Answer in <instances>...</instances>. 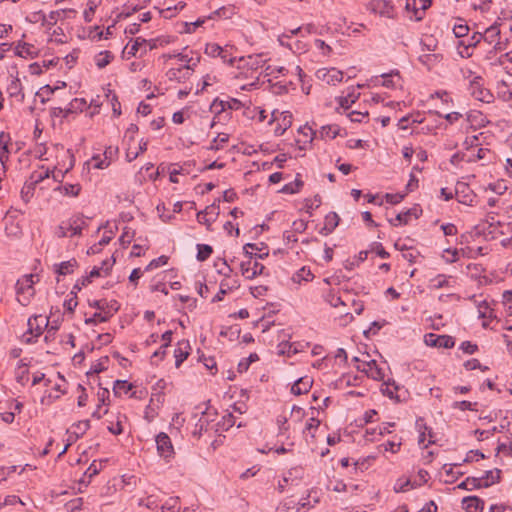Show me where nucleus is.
Returning a JSON list of instances; mask_svg holds the SVG:
<instances>
[{"label": "nucleus", "instance_id": "nucleus-1", "mask_svg": "<svg viewBox=\"0 0 512 512\" xmlns=\"http://www.w3.org/2000/svg\"><path fill=\"white\" fill-rule=\"evenodd\" d=\"M265 60L262 55H249L247 57H241L238 60L237 68L239 70L251 71V77L253 82L249 84L250 87H256L258 83V77L254 74L263 67ZM243 90H248V85L242 86Z\"/></svg>", "mask_w": 512, "mask_h": 512}, {"label": "nucleus", "instance_id": "nucleus-2", "mask_svg": "<svg viewBox=\"0 0 512 512\" xmlns=\"http://www.w3.org/2000/svg\"><path fill=\"white\" fill-rule=\"evenodd\" d=\"M86 226V220L83 217L77 216L71 218L68 222L62 223L56 231L58 237H72L80 235L82 229Z\"/></svg>", "mask_w": 512, "mask_h": 512}, {"label": "nucleus", "instance_id": "nucleus-3", "mask_svg": "<svg viewBox=\"0 0 512 512\" xmlns=\"http://www.w3.org/2000/svg\"><path fill=\"white\" fill-rule=\"evenodd\" d=\"M155 441L159 456L169 462L175 454L170 437L166 433L161 432L156 436Z\"/></svg>", "mask_w": 512, "mask_h": 512}, {"label": "nucleus", "instance_id": "nucleus-4", "mask_svg": "<svg viewBox=\"0 0 512 512\" xmlns=\"http://www.w3.org/2000/svg\"><path fill=\"white\" fill-rule=\"evenodd\" d=\"M368 8L371 12L378 14L382 17L393 19L396 17V10L394 5L389 0H372Z\"/></svg>", "mask_w": 512, "mask_h": 512}, {"label": "nucleus", "instance_id": "nucleus-5", "mask_svg": "<svg viewBox=\"0 0 512 512\" xmlns=\"http://www.w3.org/2000/svg\"><path fill=\"white\" fill-rule=\"evenodd\" d=\"M315 76L328 85H335L342 81L343 72L336 68H321L316 71Z\"/></svg>", "mask_w": 512, "mask_h": 512}, {"label": "nucleus", "instance_id": "nucleus-6", "mask_svg": "<svg viewBox=\"0 0 512 512\" xmlns=\"http://www.w3.org/2000/svg\"><path fill=\"white\" fill-rule=\"evenodd\" d=\"M76 13L77 12L74 9H60L51 11L48 15L42 14L41 22L44 26L52 27L56 25L59 20L69 18L71 15H76Z\"/></svg>", "mask_w": 512, "mask_h": 512}, {"label": "nucleus", "instance_id": "nucleus-7", "mask_svg": "<svg viewBox=\"0 0 512 512\" xmlns=\"http://www.w3.org/2000/svg\"><path fill=\"white\" fill-rule=\"evenodd\" d=\"M424 341L428 346L439 348H452L455 344L451 336L436 335L434 333L426 334Z\"/></svg>", "mask_w": 512, "mask_h": 512}, {"label": "nucleus", "instance_id": "nucleus-8", "mask_svg": "<svg viewBox=\"0 0 512 512\" xmlns=\"http://www.w3.org/2000/svg\"><path fill=\"white\" fill-rule=\"evenodd\" d=\"M357 370L364 372L368 377L380 381L384 378L382 368L377 365L376 360L362 361V365L357 366Z\"/></svg>", "mask_w": 512, "mask_h": 512}, {"label": "nucleus", "instance_id": "nucleus-9", "mask_svg": "<svg viewBox=\"0 0 512 512\" xmlns=\"http://www.w3.org/2000/svg\"><path fill=\"white\" fill-rule=\"evenodd\" d=\"M219 215V205L213 203L207 206L203 211L197 213V220L201 224H205L207 228H210L212 222L216 220Z\"/></svg>", "mask_w": 512, "mask_h": 512}, {"label": "nucleus", "instance_id": "nucleus-10", "mask_svg": "<svg viewBox=\"0 0 512 512\" xmlns=\"http://www.w3.org/2000/svg\"><path fill=\"white\" fill-rule=\"evenodd\" d=\"M455 197L459 203L471 205L475 195L466 183L458 182L455 186Z\"/></svg>", "mask_w": 512, "mask_h": 512}, {"label": "nucleus", "instance_id": "nucleus-11", "mask_svg": "<svg viewBox=\"0 0 512 512\" xmlns=\"http://www.w3.org/2000/svg\"><path fill=\"white\" fill-rule=\"evenodd\" d=\"M471 94L480 101L489 102L491 94L489 91L482 87V78L476 76L470 82Z\"/></svg>", "mask_w": 512, "mask_h": 512}, {"label": "nucleus", "instance_id": "nucleus-12", "mask_svg": "<svg viewBox=\"0 0 512 512\" xmlns=\"http://www.w3.org/2000/svg\"><path fill=\"white\" fill-rule=\"evenodd\" d=\"M199 62V58L196 59L195 63L193 64H186L183 67L180 68H172L168 70L167 76L169 80H176V81H183L187 79L190 76V71L194 70V67Z\"/></svg>", "mask_w": 512, "mask_h": 512}, {"label": "nucleus", "instance_id": "nucleus-13", "mask_svg": "<svg viewBox=\"0 0 512 512\" xmlns=\"http://www.w3.org/2000/svg\"><path fill=\"white\" fill-rule=\"evenodd\" d=\"M264 269L263 264L251 259L241 263V272L247 279H253L257 275H261Z\"/></svg>", "mask_w": 512, "mask_h": 512}, {"label": "nucleus", "instance_id": "nucleus-14", "mask_svg": "<svg viewBox=\"0 0 512 512\" xmlns=\"http://www.w3.org/2000/svg\"><path fill=\"white\" fill-rule=\"evenodd\" d=\"M48 324L49 320L47 317L42 315L34 316L28 320V331L38 337L43 333Z\"/></svg>", "mask_w": 512, "mask_h": 512}, {"label": "nucleus", "instance_id": "nucleus-15", "mask_svg": "<svg viewBox=\"0 0 512 512\" xmlns=\"http://www.w3.org/2000/svg\"><path fill=\"white\" fill-rule=\"evenodd\" d=\"M462 503L466 512H482L484 509V501L477 496L465 497Z\"/></svg>", "mask_w": 512, "mask_h": 512}, {"label": "nucleus", "instance_id": "nucleus-16", "mask_svg": "<svg viewBox=\"0 0 512 512\" xmlns=\"http://www.w3.org/2000/svg\"><path fill=\"white\" fill-rule=\"evenodd\" d=\"M313 384L312 378L305 376L301 377L298 380L294 382V384L291 387V392L294 395H301L307 393Z\"/></svg>", "mask_w": 512, "mask_h": 512}, {"label": "nucleus", "instance_id": "nucleus-17", "mask_svg": "<svg viewBox=\"0 0 512 512\" xmlns=\"http://www.w3.org/2000/svg\"><path fill=\"white\" fill-rule=\"evenodd\" d=\"M418 60L428 70H431L442 60V55L438 53L421 52Z\"/></svg>", "mask_w": 512, "mask_h": 512}, {"label": "nucleus", "instance_id": "nucleus-18", "mask_svg": "<svg viewBox=\"0 0 512 512\" xmlns=\"http://www.w3.org/2000/svg\"><path fill=\"white\" fill-rule=\"evenodd\" d=\"M340 218L337 213L330 212L325 216L324 226L321 228L322 235H329L339 225Z\"/></svg>", "mask_w": 512, "mask_h": 512}, {"label": "nucleus", "instance_id": "nucleus-19", "mask_svg": "<svg viewBox=\"0 0 512 512\" xmlns=\"http://www.w3.org/2000/svg\"><path fill=\"white\" fill-rule=\"evenodd\" d=\"M15 54L23 58H34L37 52L34 45L26 42H18L15 47Z\"/></svg>", "mask_w": 512, "mask_h": 512}, {"label": "nucleus", "instance_id": "nucleus-20", "mask_svg": "<svg viewBox=\"0 0 512 512\" xmlns=\"http://www.w3.org/2000/svg\"><path fill=\"white\" fill-rule=\"evenodd\" d=\"M34 277L33 274L24 275L21 279H19L16 283V292L17 293H24V291L27 293L29 290L34 291L33 284H34Z\"/></svg>", "mask_w": 512, "mask_h": 512}, {"label": "nucleus", "instance_id": "nucleus-21", "mask_svg": "<svg viewBox=\"0 0 512 512\" xmlns=\"http://www.w3.org/2000/svg\"><path fill=\"white\" fill-rule=\"evenodd\" d=\"M86 100L83 98H75L70 103L69 106L65 109L59 108L60 112L64 113V116H67L70 113L82 112L86 107Z\"/></svg>", "mask_w": 512, "mask_h": 512}, {"label": "nucleus", "instance_id": "nucleus-22", "mask_svg": "<svg viewBox=\"0 0 512 512\" xmlns=\"http://www.w3.org/2000/svg\"><path fill=\"white\" fill-rule=\"evenodd\" d=\"M50 171L49 169L42 168L39 171H34L30 176V182L27 185L29 189H34L35 185L43 181L44 179L49 178Z\"/></svg>", "mask_w": 512, "mask_h": 512}, {"label": "nucleus", "instance_id": "nucleus-23", "mask_svg": "<svg viewBox=\"0 0 512 512\" xmlns=\"http://www.w3.org/2000/svg\"><path fill=\"white\" fill-rule=\"evenodd\" d=\"M28 374V366L26 363L23 362V360H21L15 371V377L17 382L20 383L21 385H25L29 380Z\"/></svg>", "mask_w": 512, "mask_h": 512}, {"label": "nucleus", "instance_id": "nucleus-24", "mask_svg": "<svg viewBox=\"0 0 512 512\" xmlns=\"http://www.w3.org/2000/svg\"><path fill=\"white\" fill-rule=\"evenodd\" d=\"M451 277H447L445 275H437L436 277L430 279L429 288L430 289H440L444 287H451L450 285Z\"/></svg>", "mask_w": 512, "mask_h": 512}, {"label": "nucleus", "instance_id": "nucleus-25", "mask_svg": "<svg viewBox=\"0 0 512 512\" xmlns=\"http://www.w3.org/2000/svg\"><path fill=\"white\" fill-rule=\"evenodd\" d=\"M10 137L8 134L0 133V162L4 164L8 160V144Z\"/></svg>", "mask_w": 512, "mask_h": 512}, {"label": "nucleus", "instance_id": "nucleus-26", "mask_svg": "<svg viewBox=\"0 0 512 512\" xmlns=\"http://www.w3.org/2000/svg\"><path fill=\"white\" fill-rule=\"evenodd\" d=\"M381 77L383 78L382 86L387 88H395L397 85H399L401 78L398 71H392L389 74H383Z\"/></svg>", "mask_w": 512, "mask_h": 512}, {"label": "nucleus", "instance_id": "nucleus-27", "mask_svg": "<svg viewBox=\"0 0 512 512\" xmlns=\"http://www.w3.org/2000/svg\"><path fill=\"white\" fill-rule=\"evenodd\" d=\"M499 35V27L492 25L485 30L484 34H479V38H483L487 43L493 44Z\"/></svg>", "mask_w": 512, "mask_h": 512}, {"label": "nucleus", "instance_id": "nucleus-28", "mask_svg": "<svg viewBox=\"0 0 512 512\" xmlns=\"http://www.w3.org/2000/svg\"><path fill=\"white\" fill-rule=\"evenodd\" d=\"M314 278L311 270L306 267L299 269L292 277V281L295 283H301L302 281H311Z\"/></svg>", "mask_w": 512, "mask_h": 512}, {"label": "nucleus", "instance_id": "nucleus-29", "mask_svg": "<svg viewBox=\"0 0 512 512\" xmlns=\"http://www.w3.org/2000/svg\"><path fill=\"white\" fill-rule=\"evenodd\" d=\"M77 266V262L75 259H71L65 262L56 265V272L59 275H68L74 271V268Z\"/></svg>", "mask_w": 512, "mask_h": 512}, {"label": "nucleus", "instance_id": "nucleus-30", "mask_svg": "<svg viewBox=\"0 0 512 512\" xmlns=\"http://www.w3.org/2000/svg\"><path fill=\"white\" fill-rule=\"evenodd\" d=\"M188 346L187 343H179V346L174 351L175 365L179 367L181 363L187 359L189 353L185 350Z\"/></svg>", "mask_w": 512, "mask_h": 512}, {"label": "nucleus", "instance_id": "nucleus-31", "mask_svg": "<svg viewBox=\"0 0 512 512\" xmlns=\"http://www.w3.org/2000/svg\"><path fill=\"white\" fill-rule=\"evenodd\" d=\"M482 487H489L490 485L496 483L500 479V470L495 471H487L485 472V475L482 476Z\"/></svg>", "mask_w": 512, "mask_h": 512}, {"label": "nucleus", "instance_id": "nucleus-32", "mask_svg": "<svg viewBox=\"0 0 512 512\" xmlns=\"http://www.w3.org/2000/svg\"><path fill=\"white\" fill-rule=\"evenodd\" d=\"M482 481L483 478L478 477H468L465 481H463L461 484H459V488L467 489V490H473L476 488L482 487Z\"/></svg>", "mask_w": 512, "mask_h": 512}, {"label": "nucleus", "instance_id": "nucleus-33", "mask_svg": "<svg viewBox=\"0 0 512 512\" xmlns=\"http://www.w3.org/2000/svg\"><path fill=\"white\" fill-rule=\"evenodd\" d=\"M181 506L178 497H170L163 505L162 512H180Z\"/></svg>", "mask_w": 512, "mask_h": 512}, {"label": "nucleus", "instance_id": "nucleus-34", "mask_svg": "<svg viewBox=\"0 0 512 512\" xmlns=\"http://www.w3.org/2000/svg\"><path fill=\"white\" fill-rule=\"evenodd\" d=\"M229 135L225 133L218 134L211 142L209 149L210 150H220L224 147V145L228 142Z\"/></svg>", "mask_w": 512, "mask_h": 512}, {"label": "nucleus", "instance_id": "nucleus-35", "mask_svg": "<svg viewBox=\"0 0 512 512\" xmlns=\"http://www.w3.org/2000/svg\"><path fill=\"white\" fill-rule=\"evenodd\" d=\"M339 133V127L336 125L322 126L320 135L322 138L334 139Z\"/></svg>", "mask_w": 512, "mask_h": 512}, {"label": "nucleus", "instance_id": "nucleus-36", "mask_svg": "<svg viewBox=\"0 0 512 512\" xmlns=\"http://www.w3.org/2000/svg\"><path fill=\"white\" fill-rule=\"evenodd\" d=\"M359 93H355L354 91L349 93L348 95L346 96H343V97H339V105L344 108V109H348L350 108V106L356 102V100L358 99L359 97Z\"/></svg>", "mask_w": 512, "mask_h": 512}, {"label": "nucleus", "instance_id": "nucleus-37", "mask_svg": "<svg viewBox=\"0 0 512 512\" xmlns=\"http://www.w3.org/2000/svg\"><path fill=\"white\" fill-rule=\"evenodd\" d=\"M132 389V385L125 380H117L114 383V393L116 395L127 394Z\"/></svg>", "mask_w": 512, "mask_h": 512}, {"label": "nucleus", "instance_id": "nucleus-38", "mask_svg": "<svg viewBox=\"0 0 512 512\" xmlns=\"http://www.w3.org/2000/svg\"><path fill=\"white\" fill-rule=\"evenodd\" d=\"M197 259L199 261H205L207 260L210 255L212 254L213 252V249L210 245H207V244H198L197 245Z\"/></svg>", "mask_w": 512, "mask_h": 512}, {"label": "nucleus", "instance_id": "nucleus-39", "mask_svg": "<svg viewBox=\"0 0 512 512\" xmlns=\"http://www.w3.org/2000/svg\"><path fill=\"white\" fill-rule=\"evenodd\" d=\"M398 390V386L395 385L394 382L390 383V382H384L382 384V388H381V391L384 395L388 396L389 398L391 399H397V395H396V392Z\"/></svg>", "mask_w": 512, "mask_h": 512}, {"label": "nucleus", "instance_id": "nucleus-40", "mask_svg": "<svg viewBox=\"0 0 512 512\" xmlns=\"http://www.w3.org/2000/svg\"><path fill=\"white\" fill-rule=\"evenodd\" d=\"M112 58H113V56L109 51L100 52L96 56V65L99 68H104L105 66H107L110 63Z\"/></svg>", "mask_w": 512, "mask_h": 512}, {"label": "nucleus", "instance_id": "nucleus-41", "mask_svg": "<svg viewBox=\"0 0 512 512\" xmlns=\"http://www.w3.org/2000/svg\"><path fill=\"white\" fill-rule=\"evenodd\" d=\"M405 9L407 11L413 12V18L416 21H420L423 18V13H420V10L416 8V0H406Z\"/></svg>", "mask_w": 512, "mask_h": 512}, {"label": "nucleus", "instance_id": "nucleus-42", "mask_svg": "<svg viewBox=\"0 0 512 512\" xmlns=\"http://www.w3.org/2000/svg\"><path fill=\"white\" fill-rule=\"evenodd\" d=\"M437 44L431 36H427L421 42V52H433L436 50Z\"/></svg>", "mask_w": 512, "mask_h": 512}, {"label": "nucleus", "instance_id": "nucleus-43", "mask_svg": "<svg viewBox=\"0 0 512 512\" xmlns=\"http://www.w3.org/2000/svg\"><path fill=\"white\" fill-rule=\"evenodd\" d=\"M112 316V313L110 311L102 313H95L91 318H88L85 320L86 324H95L96 322H106L110 317Z\"/></svg>", "mask_w": 512, "mask_h": 512}, {"label": "nucleus", "instance_id": "nucleus-44", "mask_svg": "<svg viewBox=\"0 0 512 512\" xmlns=\"http://www.w3.org/2000/svg\"><path fill=\"white\" fill-rule=\"evenodd\" d=\"M319 425H320V421L314 417H311L305 425V432H307L308 434H310V436L312 438H314L315 431L317 430Z\"/></svg>", "mask_w": 512, "mask_h": 512}, {"label": "nucleus", "instance_id": "nucleus-45", "mask_svg": "<svg viewBox=\"0 0 512 512\" xmlns=\"http://www.w3.org/2000/svg\"><path fill=\"white\" fill-rule=\"evenodd\" d=\"M205 53L211 57H218L223 53V49L218 44L211 43L206 45Z\"/></svg>", "mask_w": 512, "mask_h": 512}, {"label": "nucleus", "instance_id": "nucleus-46", "mask_svg": "<svg viewBox=\"0 0 512 512\" xmlns=\"http://www.w3.org/2000/svg\"><path fill=\"white\" fill-rule=\"evenodd\" d=\"M303 185L302 181L300 180H296L295 182H291V183H288L286 184L283 188H282V192L284 193H288V194H293V193H296L299 191V188Z\"/></svg>", "mask_w": 512, "mask_h": 512}, {"label": "nucleus", "instance_id": "nucleus-47", "mask_svg": "<svg viewBox=\"0 0 512 512\" xmlns=\"http://www.w3.org/2000/svg\"><path fill=\"white\" fill-rule=\"evenodd\" d=\"M412 214V210H408L406 212L399 213L394 220H390L392 225L397 224H407L408 218Z\"/></svg>", "mask_w": 512, "mask_h": 512}, {"label": "nucleus", "instance_id": "nucleus-48", "mask_svg": "<svg viewBox=\"0 0 512 512\" xmlns=\"http://www.w3.org/2000/svg\"><path fill=\"white\" fill-rule=\"evenodd\" d=\"M326 301L332 306V307H338L340 305H344V302L341 300L339 296L334 294L332 291H330L326 297Z\"/></svg>", "mask_w": 512, "mask_h": 512}, {"label": "nucleus", "instance_id": "nucleus-49", "mask_svg": "<svg viewBox=\"0 0 512 512\" xmlns=\"http://www.w3.org/2000/svg\"><path fill=\"white\" fill-rule=\"evenodd\" d=\"M409 487H413L411 484V481L409 479L406 480H398L396 484L394 485V491L396 493L405 492L408 490Z\"/></svg>", "mask_w": 512, "mask_h": 512}, {"label": "nucleus", "instance_id": "nucleus-50", "mask_svg": "<svg viewBox=\"0 0 512 512\" xmlns=\"http://www.w3.org/2000/svg\"><path fill=\"white\" fill-rule=\"evenodd\" d=\"M97 7V4L95 3L94 0H89L88 1V9H86L84 11V19L86 22H91L92 21V16L95 12V8Z\"/></svg>", "mask_w": 512, "mask_h": 512}, {"label": "nucleus", "instance_id": "nucleus-51", "mask_svg": "<svg viewBox=\"0 0 512 512\" xmlns=\"http://www.w3.org/2000/svg\"><path fill=\"white\" fill-rule=\"evenodd\" d=\"M147 41L143 38H136L133 42V44L131 45V47L129 48V50L127 51V54L128 55H131V56H135L136 53L138 52L139 50V47L142 45V44H145Z\"/></svg>", "mask_w": 512, "mask_h": 512}, {"label": "nucleus", "instance_id": "nucleus-52", "mask_svg": "<svg viewBox=\"0 0 512 512\" xmlns=\"http://www.w3.org/2000/svg\"><path fill=\"white\" fill-rule=\"evenodd\" d=\"M35 291H28L27 293L24 291V293H17L18 295V302L26 306L30 303L31 298L33 297Z\"/></svg>", "mask_w": 512, "mask_h": 512}, {"label": "nucleus", "instance_id": "nucleus-53", "mask_svg": "<svg viewBox=\"0 0 512 512\" xmlns=\"http://www.w3.org/2000/svg\"><path fill=\"white\" fill-rule=\"evenodd\" d=\"M426 431L428 432V435H429L428 443H433L434 442V440L432 439V432H431V430L425 426L424 427V431H420V435H419V439H418L419 445H422L424 448L427 447V444H425Z\"/></svg>", "mask_w": 512, "mask_h": 512}, {"label": "nucleus", "instance_id": "nucleus-54", "mask_svg": "<svg viewBox=\"0 0 512 512\" xmlns=\"http://www.w3.org/2000/svg\"><path fill=\"white\" fill-rule=\"evenodd\" d=\"M81 187L78 184H67L64 186V191L66 195L70 196H78L80 193Z\"/></svg>", "mask_w": 512, "mask_h": 512}, {"label": "nucleus", "instance_id": "nucleus-55", "mask_svg": "<svg viewBox=\"0 0 512 512\" xmlns=\"http://www.w3.org/2000/svg\"><path fill=\"white\" fill-rule=\"evenodd\" d=\"M168 258L166 256H160L156 259H153L148 266L146 267V270H151L153 268L160 267L162 265H165L167 263Z\"/></svg>", "mask_w": 512, "mask_h": 512}, {"label": "nucleus", "instance_id": "nucleus-56", "mask_svg": "<svg viewBox=\"0 0 512 512\" xmlns=\"http://www.w3.org/2000/svg\"><path fill=\"white\" fill-rule=\"evenodd\" d=\"M91 161L93 162L94 168L97 169H104L110 165V161L106 158L101 159L99 156H94Z\"/></svg>", "mask_w": 512, "mask_h": 512}, {"label": "nucleus", "instance_id": "nucleus-57", "mask_svg": "<svg viewBox=\"0 0 512 512\" xmlns=\"http://www.w3.org/2000/svg\"><path fill=\"white\" fill-rule=\"evenodd\" d=\"M460 349L466 354H474L477 351V345L469 341L462 342Z\"/></svg>", "mask_w": 512, "mask_h": 512}, {"label": "nucleus", "instance_id": "nucleus-58", "mask_svg": "<svg viewBox=\"0 0 512 512\" xmlns=\"http://www.w3.org/2000/svg\"><path fill=\"white\" fill-rule=\"evenodd\" d=\"M479 145V135H472L466 137L464 141V146L466 149H470L472 147H477Z\"/></svg>", "mask_w": 512, "mask_h": 512}, {"label": "nucleus", "instance_id": "nucleus-59", "mask_svg": "<svg viewBox=\"0 0 512 512\" xmlns=\"http://www.w3.org/2000/svg\"><path fill=\"white\" fill-rule=\"evenodd\" d=\"M220 105L222 110H225L226 107L229 109H238L241 106V102L237 99H231L227 102L221 101Z\"/></svg>", "mask_w": 512, "mask_h": 512}, {"label": "nucleus", "instance_id": "nucleus-60", "mask_svg": "<svg viewBox=\"0 0 512 512\" xmlns=\"http://www.w3.org/2000/svg\"><path fill=\"white\" fill-rule=\"evenodd\" d=\"M284 71H286V68H284L283 66H272V65H268L266 68H265V72H266V75L268 76H271V75H274L275 73H278V74H284Z\"/></svg>", "mask_w": 512, "mask_h": 512}, {"label": "nucleus", "instance_id": "nucleus-61", "mask_svg": "<svg viewBox=\"0 0 512 512\" xmlns=\"http://www.w3.org/2000/svg\"><path fill=\"white\" fill-rule=\"evenodd\" d=\"M368 116V112L352 111L348 114V117L352 122H361L363 118Z\"/></svg>", "mask_w": 512, "mask_h": 512}, {"label": "nucleus", "instance_id": "nucleus-62", "mask_svg": "<svg viewBox=\"0 0 512 512\" xmlns=\"http://www.w3.org/2000/svg\"><path fill=\"white\" fill-rule=\"evenodd\" d=\"M385 198H386V201L390 204H398L402 201V199L404 198V195L402 194H389L387 193L385 195Z\"/></svg>", "mask_w": 512, "mask_h": 512}, {"label": "nucleus", "instance_id": "nucleus-63", "mask_svg": "<svg viewBox=\"0 0 512 512\" xmlns=\"http://www.w3.org/2000/svg\"><path fill=\"white\" fill-rule=\"evenodd\" d=\"M78 305V302L76 300V297H71L69 299H66L64 301V308L69 311V312H73L75 310V308L77 307Z\"/></svg>", "mask_w": 512, "mask_h": 512}, {"label": "nucleus", "instance_id": "nucleus-64", "mask_svg": "<svg viewBox=\"0 0 512 512\" xmlns=\"http://www.w3.org/2000/svg\"><path fill=\"white\" fill-rule=\"evenodd\" d=\"M114 263H115L114 259H106V260L102 261L100 268L104 275L108 274V272L111 270Z\"/></svg>", "mask_w": 512, "mask_h": 512}]
</instances>
